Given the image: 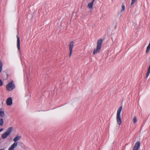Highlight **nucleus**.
<instances>
[{"label": "nucleus", "mask_w": 150, "mask_h": 150, "mask_svg": "<svg viewBox=\"0 0 150 150\" xmlns=\"http://www.w3.org/2000/svg\"><path fill=\"white\" fill-rule=\"evenodd\" d=\"M122 106H120L118 108L117 114H116V120L117 123L119 125H120L122 123V120L121 118L120 114L122 110Z\"/></svg>", "instance_id": "nucleus-1"}, {"label": "nucleus", "mask_w": 150, "mask_h": 150, "mask_svg": "<svg viewBox=\"0 0 150 150\" xmlns=\"http://www.w3.org/2000/svg\"><path fill=\"white\" fill-rule=\"evenodd\" d=\"M103 40L101 39H98L97 42V45L96 48L94 50L93 54H96L99 52L101 50L102 44Z\"/></svg>", "instance_id": "nucleus-2"}, {"label": "nucleus", "mask_w": 150, "mask_h": 150, "mask_svg": "<svg viewBox=\"0 0 150 150\" xmlns=\"http://www.w3.org/2000/svg\"><path fill=\"white\" fill-rule=\"evenodd\" d=\"M15 88V85L13 81L9 82L6 86V88L7 90L11 91Z\"/></svg>", "instance_id": "nucleus-3"}, {"label": "nucleus", "mask_w": 150, "mask_h": 150, "mask_svg": "<svg viewBox=\"0 0 150 150\" xmlns=\"http://www.w3.org/2000/svg\"><path fill=\"white\" fill-rule=\"evenodd\" d=\"M74 42L73 41H71L69 44V57H71L72 53L73 51V48L74 46Z\"/></svg>", "instance_id": "nucleus-4"}, {"label": "nucleus", "mask_w": 150, "mask_h": 150, "mask_svg": "<svg viewBox=\"0 0 150 150\" xmlns=\"http://www.w3.org/2000/svg\"><path fill=\"white\" fill-rule=\"evenodd\" d=\"M140 145V143L139 142H136L134 147L133 150H139Z\"/></svg>", "instance_id": "nucleus-5"}, {"label": "nucleus", "mask_w": 150, "mask_h": 150, "mask_svg": "<svg viewBox=\"0 0 150 150\" xmlns=\"http://www.w3.org/2000/svg\"><path fill=\"white\" fill-rule=\"evenodd\" d=\"M17 142H14L9 147L8 150H14L15 148L17 147Z\"/></svg>", "instance_id": "nucleus-6"}, {"label": "nucleus", "mask_w": 150, "mask_h": 150, "mask_svg": "<svg viewBox=\"0 0 150 150\" xmlns=\"http://www.w3.org/2000/svg\"><path fill=\"white\" fill-rule=\"evenodd\" d=\"M17 47L18 50L20 51V39L18 35H17Z\"/></svg>", "instance_id": "nucleus-7"}, {"label": "nucleus", "mask_w": 150, "mask_h": 150, "mask_svg": "<svg viewBox=\"0 0 150 150\" xmlns=\"http://www.w3.org/2000/svg\"><path fill=\"white\" fill-rule=\"evenodd\" d=\"M6 104L8 105H11L12 104V100L11 98H8L6 101Z\"/></svg>", "instance_id": "nucleus-8"}, {"label": "nucleus", "mask_w": 150, "mask_h": 150, "mask_svg": "<svg viewBox=\"0 0 150 150\" xmlns=\"http://www.w3.org/2000/svg\"><path fill=\"white\" fill-rule=\"evenodd\" d=\"M95 0H93L91 2L89 3L88 4L87 6L89 9H91L93 8V2Z\"/></svg>", "instance_id": "nucleus-9"}, {"label": "nucleus", "mask_w": 150, "mask_h": 150, "mask_svg": "<svg viewBox=\"0 0 150 150\" xmlns=\"http://www.w3.org/2000/svg\"><path fill=\"white\" fill-rule=\"evenodd\" d=\"M13 130V128L12 127H9L6 130V132L10 135L11 132Z\"/></svg>", "instance_id": "nucleus-10"}, {"label": "nucleus", "mask_w": 150, "mask_h": 150, "mask_svg": "<svg viewBox=\"0 0 150 150\" xmlns=\"http://www.w3.org/2000/svg\"><path fill=\"white\" fill-rule=\"evenodd\" d=\"M9 135L6 132L1 135V138L3 139L6 138Z\"/></svg>", "instance_id": "nucleus-11"}, {"label": "nucleus", "mask_w": 150, "mask_h": 150, "mask_svg": "<svg viewBox=\"0 0 150 150\" xmlns=\"http://www.w3.org/2000/svg\"><path fill=\"white\" fill-rule=\"evenodd\" d=\"M21 138V136H19L16 137L13 139V141L15 142H17V141L20 140Z\"/></svg>", "instance_id": "nucleus-12"}, {"label": "nucleus", "mask_w": 150, "mask_h": 150, "mask_svg": "<svg viewBox=\"0 0 150 150\" xmlns=\"http://www.w3.org/2000/svg\"><path fill=\"white\" fill-rule=\"evenodd\" d=\"M4 110H0V116L3 117L4 116Z\"/></svg>", "instance_id": "nucleus-13"}, {"label": "nucleus", "mask_w": 150, "mask_h": 150, "mask_svg": "<svg viewBox=\"0 0 150 150\" xmlns=\"http://www.w3.org/2000/svg\"><path fill=\"white\" fill-rule=\"evenodd\" d=\"M122 9L121 10V13L124 12L125 9V5L124 4H123L122 6Z\"/></svg>", "instance_id": "nucleus-14"}, {"label": "nucleus", "mask_w": 150, "mask_h": 150, "mask_svg": "<svg viewBox=\"0 0 150 150\" xmlns=\"http://www.w3.org/2000/svg\"><path fill=\"white\" fill-rule=\"evenodd\" d=\"M2 69V63L1 61L0 60V73L1 72Z\"/></svg>", "instance_id": "nucleus-15"}, {"label": "nucleus", "mask_w": 150, "mask_h": 150, "mask_svg": "<svg viewBox=\"0 0 150 150\" xmlns=\"http://www.w3.org/2000/svg\"><path fill=\"white\" fill-rule=\"evenodd\" d=\"M137 0H132L131 6H132L137 1Z\"/></svg>", "instance_id": "nucleus-16"}, {"label": "nucleus", "mask_w": 150, "mask_h": 150, "mask_svg": "<svg viewBox=\"0 0 150 150\" xmlns=\"http://www.w3.org/2000/svg\"><path fill=\"white\" fill-rule=\"evenodd\" d=\"M4 123L3 120L2 118H1L0 119V125L1 126H2Z\"/></svg>", "instance_id": "nucleus-17"}, {"label": "nucleus", "mask_w": 150, "mask_h": 150, "mask_svg": "<svg viewBox=\"0 0 150 150\" xmlns=\"http://www.w3.org/2000/svg\"><path fill=\"white\" fill-rule=\"evenodd\" d=\"M133 122L134 123H136L137 121V119L136 117H134L133 119Z\"/></svg>", "instance_id": "nucleus-18"}, {"label": "nucleus", "mask_w": 150, "mask_h": 150, "mask_svg": "<svg viewBox=\"0 0 150 150\" xmlns=\"http://www.w3.org/2000/svg\"><path fill=\"white\" fill-rule=\"evenodd\" d=\"M150 73V72L147 71V72L146 74V77L147 78L149 76Z\"/></svg>", "instance_id": "nucleus-19"}, {"label": "nucleus", "mask_w": 150, "mask_h": 150, "mask_svg": "<svg viewBox=\"0 0 150 150\" xmlns=\"http://www.w3.org/2000/svg\"><path fill=\"white\" fill-rule=\"evenodd\" d=\"M3 83L1 79H0V86H2L3 85Z\"/></svg>", "instance_id": "nucleus-20"}, {"label": "nucleus", "mask_w": 150, "mask_h": 150, "mask_svg": "<svg viewBox=\"0 0 150 150\" xmlns=\"http://www.w3.org/2000/svg\"><path fill=\"white\" fill-rule=\"evenodd\" d=\"M148 71L150 72V65L149 66Z\"/></svg>", "instance_id": "nucleus-21"}, {"label": "nucleus", "mask_w": 150, "mask_h": 150, "mask_svg": "<svg viewBox=\"0 0 150 150\" xmlns=\"http://www.w3.org/2000/svg\"><path fill=\"white\" fill-rule=\"evenodd\" d=\"M3 129H0V132L3 131Z\"/></svg>", "instance_id": "nucleus-22"}]
</instances>
